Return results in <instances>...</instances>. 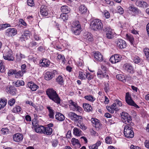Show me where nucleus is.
<instances>
[{"label":"nucleus","mask_w":149,"mask_h":149,"mask_svg":"<svg viewBox=\"0 0 149 149\" xmlns=\"http://www.w3.org/2000/svg\"><path fill=\"white\" fill-rule=\"evenodd\" d=\"M56 119L59 121H63L65 119L64 116L59 112H56L55 115Z\"/></svg>","instance_id":"obj_28"},{"label":"nucleus","mask_w":149,"mask_h":149,"mask_svg":"<svg viewBox=\"0 0 149 149\" xmlns=\"http://www.w3.org/2000/svg\"><path fill=\"white\" fill-rule=\"evenodd\" d=\"M81 120L79 119L77 121H78L77 126L82 130L86 129L87 128V127L85 126V125L84 123L81 122Z\"/></svg>","instance_id":"obj_33"},{"label":"nucleus","mask_w":149,"mask_h":149,"mask_svg":"<svg viewBox=\"0 0 149 149\" xmlns=\"http://www.w3.org/2000/svg\"><path fill=\"white\" fill-rule=\"evenodd\" d=\"M90 26L91 29L93 31H99L102 29L103 24L100 20L95 19L91 22Z\"/></svg>","instance_id":"obj_3"},{"label":"nucleus","mask_w":149,"mask_h":149,"mask_svg":"<svg viewBox=\"0 0 149 149\" xmlns=\"http://www.w3.org/2000/svg\"><path fill=\"white\" fill-rule=\"evenodd\" d=\"M7 102L6 99H1L0 100V110L4 107Z\"/></svg>","instance_id":"obj_34"},{"label":"nucleus","mask_w":149,"mask_h":149,"mask_svg":"<svg viewBox=\"0 0 149 149\" xmlns=\"http://www.w3.org/2000/svg\"><path fill=\"white\" fill-rule=\"evenodd\" d=\"M83 107L85 110L88 111H91L92 110V107L91 105L85 103L83 104Z\"/></svg>","instance_id":"obj_41"},{"label":"nucleus","mask_w":149,"mask_h":149,"mask_svg":"<svg viewBox=\"0 0 149 149\" xmlns=\"http://www.w3.org/2000/svg\"><path fill=\"white\" fill-rule=\"evenodd\" d=\"M143 52L146 56V60L149 62V49L148 48L144 49Z\"/></svg>","instance_id":"obj_42"},{"label":"nucleus","mask_w":149,"mask_h":149,"mask_svg":"<svg viewBox=\"0 0 149 149\" xmlns=\"http://www.w3.org/2000/svg\"><path fill=\"white\" fill-rule=\"evenodd\" d=\"M27 2L28 5L30 6H32L34 5L33 0H27Z\"/></svg>","instance_id":"obj_61"},{"label":"nucleus","mask_w":149,"mask_h":149,"mask_svg":"<svg viewBox=\"0 0 149 149\" xmlns=\"http://www.w3.org/2000/svg\"><path fill=\"white\" fill-rule=\"evenodd\" d=\"M3 58L4 59L9 61H13L14 60V58L12 50L9 49H4L3 52Z\"/></svg>","instance_id":"obj_5"},{"label":"nucleus","mask_w":149,"mask_h":149,"mask_svg":"<svg viewBox=\"0 0 149 149\" xmlns=\"http://www.w3.org/2000/svg\"><path fill=\"white\" fill-rule=\"evenodd\" d=\"M91 121L92 123L93 126L95 127L97 130H99L102 127V125L100 121L97 119L92 118L91 119Z\"/></svg>","instance_id":"obj_9"},{"label":"nucleus","mask_w":149,"mask_h":149,"mask_svg":"<svg viewBox=\"0 0 149 149\" xmlns=\"http://www.w3.org/2000/svg\"><path fill=\"white\" fill-rule=\"evenodd\" d=\"M103 30L106 32V37L109 39H111L113 37L114 34L111 29L108 27H105L103 29Z\"/></svg>","instance_id":"obj_8"},{"label":"nucleus","mask_w":149,"mask_h":149,"mask_svg":"<svg viewBox=\"0 0 149 149\" xmlns=\"http://www.w3.org/2000/svg\"><path fill=\"white\" fill-rule=\"evenodd\" d=\"M67 14L63 13L60 15V17L61 18L63 21H65L68 19V16Z\"/></svg>","instance_id":"obj_49"},{"label":"nucleus","mask_w":149,"mask_h":149,"mask_svg":"<svg viewBox=\"0 0 149 149\" xmlns=\"http://www.w3.org/2000/svg\"><path fill=\"white\" fill-rule=\"evenodd\" d=\"M49 112L48 116L50 118L53 119L54 118V115L55 114V111L54 110L52 109V108L50 106H47V107Z\"/></svg>","instance_id":"obj_25"},{"label":"nucleus","mask_w":149,"mask_h":149,"mask_svg":"<svg viewBox=\"0 0 149 149\" xmlns=\"http://www.w3.org/2000/svg\"><path fill=\"white\" fill-rule=\"evenodd\" d=\"M104 86L105 87L104 88V90L105 92L107 93L110 90L108 83H107L105 84Z\"/></svg>","instance_id":"obj_56"},{"label":"nucleus","mask_w":149,"mask_h":149,"mask_svg":"<svg viewBox=\"0 0 149 149\" xmlns=\"http://www.w3.org/2000/svg\"><path fill=\"white\" fill-rule=\"evenodd\" d=\"M86 76L88 80H90L93 78V76L91 75L89 72L86 73Z\"/></svg>","instance_id":"obj_55"},{"label":"nucleus","mask_w":149,"mask_h":149,"mask_svg":"<svg viewBox=\"0 0 149 149\" xmlns=\"http://www.w3.org/2000/svg\"><path fill=\"white\" fill-rule=\"evenodd\" d=\"M44 130V127L43 126L39 125L38 124L35 126V130L37 133H42Z\"/></svg>","instance_id":"obj_27"},{"label":"nucleus","mask_w":149,"mask_h":149,"mask_svg":"<svg viewBox=\"0 0 149 149\" xmlns=\"http://www.w3.org/2000/svg\"><path fill=\"white\" fill-rule=\"evenodd\" d=\"M13 139L15 142H18L22 140L23 136L22 134L20 133L15 134L13 135Z\"/></svg>","instance_id":"obj_18"},{"label":"nucleus","mask_w":149,"mask_h":149,"mask_svg":"<svg viewBox=\"0 0 149 149\" xmlns=\"http://www.w3.org/2000/svg\"><path fill=\"white\" fill-rule=\"evenodd\" d=\"M140 59L138 57H135L134 59V62L136 63H139L140 62Z\"/></svg>","instance_id":"obj_64"},{"label":"nucleus","mask_w":149,"mask_h":149,"mask_svg":"<svg viewBox=\"0 0 149 149\" xmlns=\"http://www.w3.org/2000/svg\"><path fill=\"white\" fill-rule=\"evenodd\" d=\"M40 65L45 67L48 66L50 63L49 61L47 59H43L42 61L40 60Z\"/></svg>","instance_id":"obj_26"},{"label":"nucleus","mask_w":149,"mask_h":149,"mask_svg":"<svg viewBox=\"0 0 149 149\" xmlns=\"http://www.w3.org/2000/svg\"><path fill=\"white\" fill-rule=\"evenodd\" d=\"M61 11L63 13L68 14L70 12V8L66 6H63L61 8Z\"/></svg>","instance_id":"obj_31"},{"label":"nucleus","mask_w":149,"mask_h":149,"mask_svg":"<svg viewBox=\"0 0 149 149\" xmlns=\"http://www.w3.org/2000/svg\"><path fill=\"white\" fill-rule=\"evenodd\" d=\"M94 56L95 59L97 61L101 62L103 60V56L99 52H95Z\"/></svg>","instance_id":"obj_21"},{"label":"nucleus","mask_w":149,"mask_h":149,"mask_svg":"<svg viewBox=\"0 0 149 149\" xmlns=\"http://www.w3.org/2000/svg\"><path fill=\"white\" fill-rule=\"evenodd\" d=\"M24 73L21 70H19L17 72L16 70H15V77L17 78H20L22 77Z\"/></svg>","instance_id":"obj_35"},{"label":"nucleus","mask_w":149,"mask_h":149,"mask_svg":"<svg viewBox=\"0 0 149 149\" xmlns=\"http://www.w3.org/2000/svg\"><path fill=\"white\" fill-rule=\"evenodd\" d=\"M56 81L59 84L63 85L64 83V80L62 76L61 75L58 76L56 78Z\"/></svg>","instance_id":"obj_38"},{"label":"nucleus","mask_w":149,"mask_h":149,"mask_svg":"<svg viewBox=\"0 0 149 149\" xmlns=\"http://www.w3.org/2000/svg\"><path fill=\"white\" fill-rule=\"evenodd\" d=\"M16 59L17 61L19 62L22 59L25 58V56L20 52L17 53L16 55Z\"/></svg>","instance_id":"obj_32"},{"label":"nucleus","mask_w":149,"mask_h":149,"mask_svg":"<svg viewBox=\"0 0 149 149\" xmlns=\"http://www.w3.org/2000/svg\"><path fill=\"white\" fill-rule=\"evenodd\" d=\"M27 86L33 91H36L38 88V86L32 81L28 82Z\"/></svg>","instance_id":"obj_22"},{"label":"nucleus","mask_w":149,"mask_h":149,"mask_svg":"<svg viewBox=\"0 0 149 149\" xmlns=\"http://www.w3.org/2000/svg\"><path fill=\"white\" fill-rule=\"evenodd\" d=\"M104 15L107 19L109 18L110 17V14L109 13L107 10L104 11Z\"/></svg>","instance_id":"obj_62"},{"label":"nucleus","mask_w":149,"mask_h":149,"mask_svg":"<svg viewBox=\"0 0 149 149\" xmlns=\"http://www.w3.org/2000/svg\"><path fill=\"white\" fill-rule=\"evenodd\" d=\"M136 5L140 7L146 8L148 6V4L143 1H137L136 2Z\"/></svg>","instance_id":"obj_20"},{"label":"nucleus","mask_w":149,"mask_h":149,"mask_svg":"<svg viewBox=\"0 0 149 149\" xmlns=\"http://www.w3.org/2000/svg\"><path fill=\"white\" fill-rule=\"evenodd\" d=\"M15 86L17 87H19L21 86H24V82L22 80H17L15 84Z\"/></svg>","instance_id":"obj_44"},{"label":"nucleus","mask_w":149,"mask_h":149,"mask_svg":"<svg viewBox=\"0 0 149 149\" xmlns=\"http://www.w3.org/2000/svg\"><path fill=\"white\" fill-rule=\"evenodd\" d=\"M127 38L128 40L131 43L133 44L134 41V38L133 36L131 35H126Z\"/></svg>","instance_id":"obj_47"},{"label":"nucleus","mask_w":149,"mask_h":149,"mask_svg":"<svg viewBox=\"0 0 149 149\" xmlns=\"http://www.w3.org/2000/svg\"><path fill=\"white\" fill-rule=\"evenodd\" d=\"M79 10L82 14H84L87 11V9L84 5H82L79 7Z\"/></svg>","instance_id":"obj_40"},{"label":"nucleus","mask_w":149,"mask_h":149,"mask_svg":"<svg viewBox=\"0 0 149 149\" xmlns=\"http://www.w3.org/2000/svg\"><path fill=\"white\" fill-rule=\"evenodd\" d=\"M71 30L72 33L76 35H79L81 31V29L79 22L74 21L71 26Z\"/></svg>","instance_id":"obj_4"},{"label":"nucleus","mask_w":149,"mask_h":149,"mask_svg":"<svg viewBox=\"0 0 149 149\" xmlns=\"http://www.w3.org/2000/svg\"><path fill=\"white\" fill-rule=\"evenodd\" d=\"M82 132L81 130L77 128L74 127L73 130V133L76 136H79L82 134Z\"/></svg>","instance_id":"obj_30"},{"label":"nucleus","mask_w":149,"mask_h":149,"mask_svg":"<svg viewBox=\"0 0 149 149\" xmlns=\"http://www.w3.org/2000/svg\"><path fill=\"white\" fill-rule=\"evenodd\" d=\"M125 100L126 102L128 104L136 107H138V105L132 99L129 93H127L126 94Z\"/></svg>","instance_id":"obj_11"},{"label":"nucleus","mask_w":149,"mask_h":149,"mask_svg":"<svg viewBox=\"0 0 149 149\" xmlns=\"http://www.w3.org/2000/svg\"><path fill=\"white\" fill-rule=\"evenodd\" d=\"M46 94L49 98L56 103L57 104L61 103V99L56 91L53 89L49 88L47 90Z\"/></svg>","instance_id":"obj_1"},{"label":"nucleus","mask_w":149,"mask_h":149,"mask_svg":"<svg viewBox=\"0 0 149 149\" xmlns=\"http://www.w3.org/2000/svg\"><path fill=\"white\" fill-rule=\"evenodd\" d=\"M52 133V129L51 128L49 127H45L43 132L42 133L44 134H46L47 135H50Z\"/></svg>","instance_id":"obj_29"},{"label":"nucleus","mask_w":149,"mask_h":149,"mask_svg":"<svg viewBox=\"0 0 149 149\" xmlns=\"http://www.w3.org/2000/svg\"><path fill=\"white\" fill-rule=\"evenodd\" d=\"M97 76L98 78L101 79L103 78H107L109 79V76L108 73L104 72L102 71L100 69L99 70L97 73Z\"/></svg>","instance_id":"obj_15"},{"label":"nucleus","mask_w":149,"mask_h":149,"mask_svg":"<svg viewBox=\"0 0 149 149\" xmlns=\"http://www.w3.org/2000/svg\"><path fill=\"white\" fill-rule=\"evenodd\" d=\"M68 116L72 120L75 121H77L79 119H82V117L81 116L78 115L73 112L69 113Z\"/></svg>","instance_id":"obj_13"},{"label":"nucleus","mask_w":149,"mask_h":149,"mask_svg":"<svg viewBox=\"0 0 149 149\" xmlns=\"http://www.w3.org/2000/svg\"><path fill=\"white\" fill-rule=\"evenodd\" d=\"M21 71H22L24 73H25L26 72V65L25 64H23L21 65Z\"/></svg>","instance_id":"obj_58"},{"label":"nucleus","mask_w":149,"mask_h":149,"mask_svg":"<svg viewBox=\"0 0 149 149\" xmlns=\"http://www.w3.org/2000/svg\"><path fill=\"white\" fill-rule=\"evenodd\" d=\"M128 9L129 10L134 12L137 10L138 8L135 7L133 5L131 4L128 8Z\"/></svg>","instance_id":"obj_45"},{"label":"nucleus","mask_w":149,"mask_h":149,"mask_svg":"<svg viewBox=\"0 0 149 149\" xmlns=\"http://www.w3.org/2000/svg\"><path fill=\"white\" fill-rule=\"evenodd\" d=\"M106 143L108 144H111L112 143V139L110 136H108L106 137L105 139Z\"/></svg>","instance_id":"obj_51"},{"label":"nucleus","mask_w":149,"mask_h":149,"mask_svg":"<svg viewBox=\"0 0 149 149\" xmlns=\"http://www.w3.org/2000/svg\"><path fill=\"white\" fill-rule=\"evenodd\" d=\"M57 74V71L55 70H53L51 72H47L45 74V78L47 80H49L52 79Z\"/></svg>","instance_id":"obj_10"},{"label":"nucleus","mask_w":149,"mask_h":149,"mask_svg":"<svg viewBox=\"0 0 149 149\" xmlns=\"http://www.w3.org/2000/svg\"><path fill=\"white\" fill-rule=\"evenodd\" d=\"M116 78L119 80L124 82L126 81V77L124 75L121 74H118L116 75Z\"/></svg>","instance_id":"obj_36"},{"label":"nucleus","mask_w":149,"mask_h":149,"mask_svg":"<svg viewBox=\"0 0 149 149\" xmlns=\"http://www.w3.org/2000/svg\"><path fill=\"white\" fill-rule=\"evenodd\" d=\"M110 61L112 63H117L115 58L114 56H112L109 59Z\"/></svg>","instance_id":"obj_63"},{"label":"nucleus","mask_w":149,"mask_h":149,"mask_svg":"<svg viewBox=\"0 0 149 149\" xmlns=\"http://www.w3.org/2000/svg\"><path fill=\"white\" fill-rule=\"evenodd\" d=\"M71 141L73 146L78 148L81 147V145L79 143L78 139H76L75 138H72L71 139Z\"/></svg>","instance_id":"obj_24"},{"label":"nucleus","mask_w":149,"mask_h":149,"mask_svg":"<svg viewBox=\"0 0 149 149\" xmlns=\"http://www.w3.org/2000/svg\"><path fill=\"white\" fill-rule=\"evenodd\" d=\"M57 60H61L62 62L64 64L65 61V56L61 54H59L57 56Z\"/></svg>","instance_id":"obj_46"},{"label":"nucleus","mask_w":149,"mask_h":149,"mask_svg":"<svg viewBox=\"0 0 149 149\" xmlns=\"http://www.w3.org/2000/svg\"><path fill=\"white\" fill-rule=\"evenodd\" d=\"M124 68L128 72L132 74L134 72L133 67L130 64L126 63L124 64Z\"/></svg>","instance_id":"obj_17"},{"label":"nucleus","mask_w":149,"mask_h":149,"mask_svg":"<svg viewBox=\"0 0 149 149\" xmlns=\"http://www.w3.org/2000/svg\"><path fill=\"white\" fill-rule=\"evenodd\" d=\"M40 13L43 16H47L48 15L49 10L46 6L42 5L40 8Z\"/></svg>","instance_id":"obj_16"},{"label":"nucleus","mask_w":149,"mask_h":149,"mask_svg":"<svg viewBox=\"0 0 149 149\" xmlns=\"http://www.w3.org/2000/svg\"><path fill=\"white\" fill-rule=\"evenodd\" d=\"M115 58L116 60V63H118L121 60L122 56H121L118 55L116 54L114 55Z\"/></svg>","instance_id":"obj_52"},{"label":"nucleus","mask_w":149,"mask_h":149,"mask_svg":"<svg viewBox=\"0 0 149 149\" xmlns=\"http://www.w3.org/2000/svg\"><path fill=\"white\" fill-rule=\"evenodd\" d=\"M0 71L1 72H3L4 71V66L3 65V63L1 62L0 63Z\"/></svg>","instance_id":"obj_60"},{"label":"nucleus","mask_w":149,"mask_h":149,"mask_svg":"<svg viewBox=\"0 0 149 149\" xmlns=\"http://www.w3.org/2000/svg\"><path fill=\"white\" fill-rule=\"evenodd\" d=\"M101 144V142L100 141H98L95 144L90 146L89 148L90 149H97L98 147Z\"/></svg>","instance_id":"obj_37"},{"label":"nucleus","mask_w":149,"mask_h":149,"mask_svg":"<svg viewBox=\"0 0 149 149\" xmlns=\"http://www.w3.org/2000/svg\"><path fill=\"white\" fill-rule=\"evenodd\" d=\"M21 109L20 106H15L13 109V111L14 113L19 112L20 111Z\"/></svg>","instance_id":"obj_48"},{"label":"nucleus","mask_w":149,"mask_h":149,"mask_svg":"<svg viewBox=\"0 0 149 149\" xmlns=\"http://www.w3.org/2000/svg\"><path fill=\"white\" fill-rule=\"evenodd\" d=\"M84 38L86 39V41L88 42H91L93 40V38L92 34L88 32H86L84 33Z\"/></svg>","instance_id":"obj_19"},{"label":"nucleus","mask_w":149,"mask_h":149,"mask_svg":"<svg viewBox=\"0 0 149 149\" xmlns=\"http://www.w3.org/2000/svg\"><path fill=\"white\" fill-rule=\"evenodd\" d=\"M15 100L14 98L10 99L8 102V104L10 106H12L15 103Z\"/></svg>","instance_id":"obj_53"},{"label":"nucleus","mask_w":149,"mask_h":149,"mask_svg":"<svg viewBox=\"0 0 149 149\" xmlns=\"http://www.w3.org/2000/svg\"><path fill=\"white\" fill-rule=\"evenodd\" d=\"M1 131L2 132V134H6L8 133L9 130L8 129L6 128H2Z\"/></svg>","instance_id":"obj_54"},{"label":"nucleus","mask_w":149,"mask_h":149,"mask_svg":"<svg viewBox=\"0 0 149 149\" xmlns=\"http://www.w3.org/2000/svg\"><path fill=\"white\" fill-rule=\"evenodd\" d=\"M118 12L121 15L123 14V9L120 6L118 7Z\"/></svg>","instance_id":"obj_59"},{"label":"nucleus","mask_w":149,"mask_h":149,"mask_svg":"<svg viewBox=\"0 0 149 149\" xmlns=\"http://www.w3.org/2000/svg\"><path fill=\"white\" fill-rule=\"evenodd\" d=\"M101 70L103 72H105L106 73H108L107 71L108 69L105 66L103 65H101Z\"/></svg>","instance_id":"obj_57"},{"label":"nucleus","mask_w":149,"mask_h":149,"mask_svg":"<svg viewBox=\"0 0 149 149\" xmlns=\"http://www.w3.org/2000/svg\"><path fill=\"white\" fill-rule=\"evenodd\" d=\"M17 33V30L14 28H8L5 32V35L9 36H13Z\"/></svg>","instance_id":"obj_14"},{"label":"nucleus","mask_w":149,"mask_h":149,"mask_svg":"<svg viewBox=\"0 0 149 149\" xmlns=\"http://www.w3.org/2000/svg\"><path fill=\"white\" fill-rule=\"evenodd\" d=\"M84 98L86 100L90 101L91 102H93L95 101V98L92 95H89L86 96L84 97Z\"/></svg>","instance_id":"obj_43"},{"label":"nucleus","mask_w":149,"mask_h":149,"mask_svg":"<svg viewBox=\"0 0 149 149\" xmlns=\"http://www.w3.org/2000/svg\"><path fill=\"white\" fill-rule=\"evenodd\" d=\"M69 106L70 109L73 111H77L80 112L81 111L82 109L78 106L76 103L74 102L72 100L69 101Z\"/></svg>","instance_id":"obj_6"},{"label":"nucleus","mask_w":149,"mask_h":149,"mask_svg":"<svg viewBox=\"0 0 149 149\" xmlns=\"http://www.w3.org/2000/svg\"><path fill=\"white\" fill-rule=\"evenodd\" d=\"M134 125L133 122L127 124L125 125L124 129L125 136L127 138H132L134 136V132L132 130V126Z\"/></svg>","instance_id":"obj_2"},{"label":"nucleus","mask_w":149,"mask_h":149,"mask_svg":"<svg viewBox=\"0 0 149 149\" xmlns=\"http://www.w3.org/2000/svg\"><path fill=\"white\" fill-rule=\"evenodd\" d=\"M6 90L8 93H10L12 95L15 94V91H16L15 88L12 86L9 87H7L6 88Z\"/></svg>","instance_id":"obj_23"},{"label":"nucleus","mask_w":149,"mask_h":149,"mask_svg":"<svg viewBox=\"0 0 149 149\" xmlns=\"http://www.w3.org/2000/svg\"><path fill=\"white\" fill-rule=\"evenodd\" d=\"M51 143L53 147H55L58 145V141L57 139H54L52 141Z\"/></svg>","instance_id":"obj_50"},{"label":"nucleus","mask_w":149,"mask_h":149,"mask_svg":"<svg viewBox=\"0 0 149 149\" xmlns=\"http://www.w3.org/2000/svg\"><path fill=\"white\" fill-rule=\"evenodd\" d=\"M117 47L119 49H122L125 48L127 44L123 40L119 39L116 41Z\"/></svg>","instance_id":"obj_12"},{"label":"nucleus","mask_w":149,"mask_h":149,"mask_svg":"<svg viewBox=\"0 0 149 149\" xmlns=\"http://www.w3.org/2000/svg\"><path fill=\"white\" fill-rule=\"evenodd\" d=\"M122 118L124 120V122L127 125L130 124L132 122V118L128 113L124 112H122L121 113Z\"/></svg>","instance_id":"obj_7"},{"label":"nucleus","mask_w":149,"mask_h":149,"mask_svg":"<svg viewBox=\"0 0 149 149\" xmlns=\"http://www.w3.org/2000/svg\"><path fill=\"white\" fill-rule=\"evenodd\" d=\"M31 34L30 32L29 31H25L23 34L22 35V37L20 38V40L22 38H28V37H29Z\"/></svg>","instance_id":"obj_39"}]
</instances>
